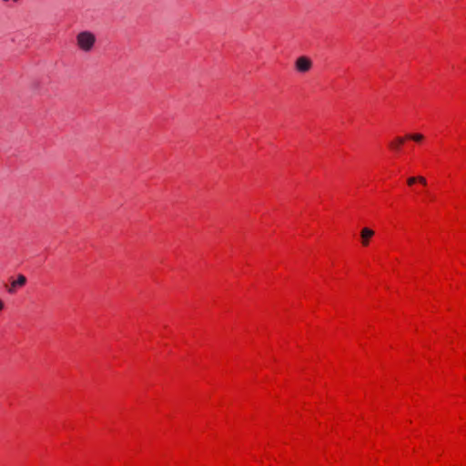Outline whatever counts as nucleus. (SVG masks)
<instances>
[{
  "instance_id": "1",
  "label": "nucleus",
  "mask_w": 466,
  "mask_h": 466,
  "mask_svg": "<svg viewBox=\"0 0 466 466\" xmlns=\"http://www.w3.org/2000/svg\"><path fill=\"white\" fill-rule=\"evenodd\" d=\"M96 38V35L90 31H83L76 35V45L80 50L84 52H90L95 44Z\"/></svg>"
},
{
  "instance_id": "2",
  "label": "nucleus",
  "mask_w": 466,
  "mask_h": 466,
  "mask_svg": "<svg viewBox=\"0 0 466 466\" xmlns=\"http://www.w3.org/2000/svg\"><path fill=\"white\" fill-rule=\"evenodd\" d=\"M296 69L300 73H306L312 67V61L307 56H299L295 62Z\"/></svg>"
},
{
  "instance_id": "3",
  "label": "nucleus",
  "mask_w": 466,
  "mask_h": 466,
  "mask_svg": "<svg viewBox=\"0 0 466 466\" xmlns=\"http://www.w3.org/2000/svg\"><path fill=\"white\" fill-rule=\"evenodd\" d=\"M375 232L369 228H364L360 231L361 244L367 247L370 244V238L374 236Z\"/></svg>"
},
{
  "instance_id": "4",
  "label": "nucleus",
  "mask_w": 466,
  "mask_h": 466,
  "mask_svg": "<svg viewBox=\"0 0 466 466\" xmlns=\"http://www.w3.org/2000/svg\"><path fill=\"white\" fill-rule=\"evenodd\" d=\"M25 283H26V278L24 275L19 274L17 276L16 280L13 281L11 283V286L7 289V291L9 293H15L18 287H23Z\"/></svg>"
},
{
  "instance_id": "5",
  "label": "nucleus",
  "mask_w": 466,
  "mask_h": 466,
  "mask_svg": "<svg viewBox=\"0 0 466 466\" xmlns=\"http://www.w3.org/2000/svg\"><path fill=\"white\" fill-rule=\"evenodd\" d=\"M416 182H419L423 186L427 185V180L424 177H409L407 180V183L409 186H411Z\"/></svg>"
},
{
  "instance_id": "6",
  "label": "nucleus",
  "mask_w": 466,
  "mask_h": 466,
  "mask_svg": "<svg viewBox=\"0 0 466 466\" xmlns=\"http://www.w3.org/2000/svg\"><path fill=\"white\" fill-rule=\"evenodd\" d=\"M404 143V138L398 137L394 141L390 142V147L395 150L399 151L400 149L401 145Z\"/></svg>"
},
{
  "instance_id": "7",
  "label": "nucleus",
  "mask_w": 466,
  "mask_h": 466,
  "mask_svg": "<svg viewBox=\"0 0 466 466\" xmlns=\"http://www.w3.org/2000/svg\"><path fill=\"white\" fill-rule=\"evenodd\" d=\"M407 137L410 138L416 142H420L423 139V136L421 134L409 135Z\"/></svg>"
},
{
  "instance_id": "8",
  "label": "nucleus",
  "mask_w": 466,
  "mask_h": 466,
  "mask_svg": "<svg viewBox=\"0 0 466 466\" xmlns=\"http://www.w3.org/2000/svg\"><path fill=\"white\" fill-rule=\"evenodd\" d=\"M20 0H2L3 3L7 4L9 2H12L14 4H17Z\"/></svg>"
},
{
  "instance_id": "9",
  "label": "nucleus",
  "mask_w": 466,
  "mask_h": 466,
  "mask_svg": "<svg viewBox=\"0 0 466 466\" xmlns=\"http://www.w3.org/2000/svg\"><path fill=\"white\" fill-rule=\"evenodd\" d=\"M4 308V303L2 302V300H0V311L3 309Z\"/></svg>"
}]
</instances>
